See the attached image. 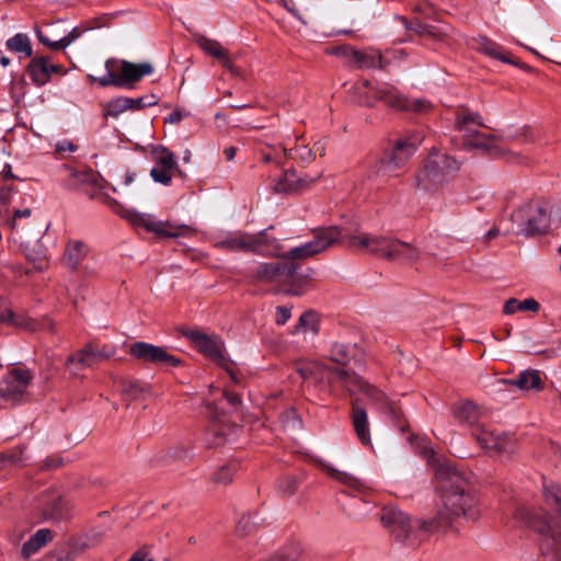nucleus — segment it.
I'll use <instances>...</instances> for the list:
<instances>
[{
  "instance_id": "38",
  "label": "nucleus",
  "mask_w": 561,
  "mask_h": 561,
  "mask_svg": "<svg viewBox=\"0 0 561 561\" xmlns=\"http://www.w3.org/2000/svg\"><path fill=\"white\" fill-rule=\"evenodd\" d=\"M316 255V242L309 241L299 247L293 248L286 254H283L282 257L290 260L289 263H295L296 261H305L311 259Z\"/></svg>"
},
{
  "instance_id": "14",
  "label": "nucleus",
  "mask_w": 561,
  "mask_h": 561,
  "mask_svg": "<svg viewBox=\"0 0 561 561\" xmlns=\"http://www.w3.org/2000/svg\"><path fill=\"white\" fill-rule=\"evenodd\" d=\"M129 353L133 357L156 366L178 367L182 363L179 357L170 354L167 348L146 342L131 344Z\"/></svg>"
},
{
  "instance_id": "15",
  "label": "nucleus",
  "mask_w": 561,
  "mask_h": 561,
  "mask_svg": "<svg viewBox=\"0 0 561 561\" xmlns=\"http://www.w3.org/2000/svg\"><path fill=\"white\" fill-rule=\"evenodd\" d=\"M30 381V373L20 369L12 370L3 378L2 383L5 407L15 405L26 399Z\"/></svg>"
},
{
  "instance_id": "49",
  "label": "nucleus",
  "mask_w": 561,
  "mask_h": 561,
  "mask_svg": "<svg viewBox=\"0 0 561 561\" xmlns=\"http://www.w3.org/2000/svg\"><path fill=\"white\" fill-rule=\"evenodd\" d=\"M13 193L14 191L11 186H3L0 188V216L2 218L9 211L7 206L11 203Z\"/></svg>"
},
{
  "instance_id": "37",
  "label": "nucleus",
  "mask_w": 561,
  "mask_h": 561,
  "mask_svg": "<svg viewBox=\"0 0 561 561\" xmlns=\"http://www.w3.org/2000/svg\"><path fill=\"white\" fill-rule=\"evenodd\" d=\"M66 366L72 376H78L82 369L92 367L85 346L70 355Z\"/></svg>"
},
{
  "instance_id": "31",
  "label": "nucleus",
  "mask_w": 561,
  "mask_h": 561,
  "mask_svg": "<svg viewBox=\"0 0 561 561\" xmlns=\"http://www.w3.org/2000/svg\"><path fill=\"white\" fill-rule=\"evenodd\" d=\"M504 382L520 390H540L542 388V381L537 370L523 371L516 379L505 380Z\"/></svg>"
},
{
  "instance_id": "3",
  "label": "nucleus",
  "mask_w": 561,
  "mask_h": 561,
  "mask_svg": "<svg viewBox=\"0 0 561 561\" xmlns=\"http://www.w3.org/2000/svg\"><path fill=\"white\" fill-rule=\"evenodd\" d=\"M461 164L456 158L433 149L416 173V185L426 192H438L455 176Z\"/></svg>"
},
{
  "instance_id": "5",
  "label": "nucleus",
  "mask_w": 561,
  "mask_h": 561,
  "mask_svg": "<svg viewBox=\"0 0 561 561\" xmlns=\"http://www.w3.org/2000/svg\"><path fill=\"white\" fill-rule=\"evenodd\" d=\"M551 204L543 199H534L520 206L512 214V221L517 232L526 237L548 231L551 220Z\"/></svg>"
},
{
  "instance_id": "44",
  "label": "nucleus",
  "mask_w": 561,
  "mask_h": 561,
  "mask_svg": "<svg viewBox=\"0 0 561 561\" xmlns=\"http://www.w3.org/2000/svg\"><path fill=\"white\" fill-rule=\"evenodd\" d=\"M85 350L88 352L91 365L101 363L105 359L111 358L114 355V351L108 347L98 348L91 344L85 345Z\"/></svg>"
},
{
  "instance_id": "21",
  "label": "nucleus",
  "mask_w": 561,
  "mask_h": 561,
  "mask_svg": "<svg viewBox=\"0 0 561 561\" xmlns=\"http://www.w3.org/2000/svg\"><path fill=\"white\" fill-rule=\"evenodd\" d=\"M62 68L50 62L47 57H35L27 66V73L37 85H44L53 73L61 72Z\"/></svg>"
},
{
  "instance_id": "55",
  "label": "nucleus",
  "mask_w": 561,
  "mask_h": 561,
  "mask_svg": "<svg viewBox=\"0 0 561 561\" xmlns=\"http://www.w3.org/2000/svg\"><path fill=\"white\" fill-rule=\"evenodd\" d=\"M513 139L518 144H530L534 142L533 134L529 129L520 130Z\"/></svg>"
},
{
  "instance_id": "12",
  "label": "nucleus",
  "mask_w": 561,
  "mask_h": 561,
  "mask_svg": "<svg viewBox=\"0 0 561 561\" xmlns=\"http://www.w3.org/2000/svg\"><path fill=\"white\" fill-rule=\"evenodd\" d=\"M297 268L296 263L262 262L253 267L252 277L255 282L284 286L294 278Z\"/></svg>"
},
{
  "instance_id": "41",
  "label": "nucleus",
  "mask_w": 561,
  "mask_h": 561,
  "mask_svg": "<svg viewBox=\"0 0 561 561\" xmlns=\"http://www.w3.org/2000/svg\"><path fill=\"white\" fill-rule=\"evenodd\" d=\"M543 496L546 502L553 505L561 516V485L553 481L545 482Z\"/></svg>"
},
{
  "instance_id": "30",
  "label": "nucleus",
  "mask_w": 561,
  "mask_h": 561,
  "mask_svg": "<svg viewBox=\"0 0 561 561\" xmlns=\"http://www.w3.org/2000/svg\"><path fill=\"white\" fill-rule=\"evenodd\" d=\"M53 539V534L47 528L37 530L22 547V556L28 558Z\"/></svg>"
},
{
  "instance_id": "40",
  "label": "nucleus",
  "mask_w": 561,
  "mask_h": 561,
  "mask_svg": "<svg viewBox=\"0 0 561 561\" xmlns=\"http://www.w3.org/2000/svg\"><path fill=\"white\" fill-rule=\"evenodd\" d=\"M131 103H133L131 98L122 96V98L114 99L106 104V107L104 111V116L116 118L122 113H124L128 110H131Z\"/></svg>"
},
{
  "instance_id": "32",
  "label": "nucleus",
  "mask_w": 561,
  "mask_h": 561,
  "mask_svg": "<svg viewBox=\"0 0 561 561\" xmlns=\"http://www.w3.org/2000/svg\"><path fill=\"white\" fill-rule=\"evenodd\" d=\"M341 241V230L336 226L318 228V252L324 251Z\"/></svg>"
},
{
  "instance_id": "13",
  "label": "nucleus",
  "mask_w": 561,
  "mask_h": 561,
  "mask_svg": "<svg viewBox=\"0 0 561 561\" xmlns=\"http://www.w3.org/2000/svg\"><path fill=\"white\" fill-rule=\"evenodd\" d=\"M151 157L154 161V167L150 171V176L154 182L169 185L175 174H182L174 153L165 147H153Z\"/></svg>"
},
{
  "instance_id": "4",
  "label": "nucleus",
  "mask_w": 561,
  "mask_h": 561,
  "mask_svg": "<svg viewBox=\"0 0 561 561\" xmlns=\"http://www.w3.org/2000/svg\"><path fill=\"white\" fill-rule=\"evenodd\" d=\"M380 520L398 540L410 543H414L421 533H434L442 527L439 522L411 519L393 506H386L382 510Z\"/></svg>"
},
{
  "instance_id": "24",
  "label": "nucleus",
  "mask_w": 561,
  "mask_h": 561,
  "mask_svg": "<svg viewBox=\"0 0 561 561\" xmlns=\"http://www.w3.org/2000/svg\"><path fill=\"white\" fill-rule=\"evenodd\" d=\"M453 415L460 424L471 427L472 432L477 426H481L479 424L481 411L472 401H463L455 404Z\"/></svg>"
},
{
  "instance_id": "60",
  "label": "nucleus",
  "mask_w": 561,
  "mask_h": 561,
  "mask_svg": "<svg viewBox=\"0 0 561 561\" xmlns=\"http://www.w3.org/2000/svg\"><path fill=\"white\" fill-rule=\"evenodd\" d=\"M69 150V151H75L76 150V146L72 145L71 142H67V144H62V145H59L58 146V150L62 151V150Z\"/></svg>"
},
{
  "instance_id": "58",
  "label": "nucleus",
  "mask_w": 561,
  "mask_h": 561,
  "mask_svg": "<svg viewBox=\"0 0 561 561\" xmlns=\"http://www.w3.org/2000/svg\"><path fill=\"white\" fill-rule=\"evenodd\" d=\"M225 397L229 401V403L232 405H238L241 402L240 396L236 392L226 391Z\"/></svg>"
},
{
  "instance_id": "7",
  "label": "nucleus",
  "mask_w": 561,
  "mask_h": 561,
  "mask_svg": "<svg viewBox=\"0 0 561 561\" xmlns=\"http://www.w3.org/2000/svg\"><path fill=\"white\" fill-rule=\"evenodd\" d=\"M215 245L219 249L229 251L252 252L267 256L279 255L271 249L263 232L256 234H250L242 231L227 232L218 237Z\"/></svg>"
},
{
  "instance_id": "62",
  "label": "nucleus",
  "mask_w": 561,
  "mask_h": 561,
  "mask_svg": "<svg viewBox=\"0 0 561 561\" xmlns=\"http://www.w3.org/2000/svg\"><path fill=\"white\" fill-rule=\"evenodd\" d=\"M298 371L304 379H307L311 376V370H309L307 367H301L298 369Z\"/></svg>"
},
{
  "instance_id": "10",
  "label": "nucleus",
  "mask_w": 561,
  "mask_h": 561,
  "mask_svg": "<svg viewBox=\"0 0 561 561\" xmlns=\"http://www.w3.org/2000/svg\"><path fill=\"white\" fill-rule=\"evenodd\" d=\"M528 523L530 527L546 537L541 543L542 553H551L553 561H561V531L557 525L552 524L545 512L534 513Z\"/></svg>"
},
{
  "instance_id": "28",
  "label": "nucleus",
  "mask_w": 561,
  "mask_h": 561,
  "mask_svg": "<svg viewBox=\"0 0 561 561\" xmlns=\"http://www.w3.org/2000/svg\"><path fill=\"white\" fill-rule=\"evenodd\" d=\"M474 47L478 51L483 53L489 57L499 59L505 64L518 65L507 54L504 53L501 45L486 37L477 38Z\"/></svg>"
},
{
  "instance_id": "54",
  "label": "nucleus",
  "mask_w": 561,
  "mask_h": 561,
  "mask_svg": "<svg viewBox=\"0 0 561 561\" xmlns=\"http://www.w3.org/2000/svg\"><path fill=\"white\" fill-rule=\"evenodd\" d=\"M423 138H424V136L422 133L415 131V133H412L409 136H407L404 139H400V140L404 145L413 146V152H415L417 147L422 144Z\"/></svg>"
},
{
  "instance_id": "19",
  "label": "nucleus",
  "mask_w": 561,
  "mask_h": 561,
  "mask_svg": "<svg viewBox=\"0 0 561 561\" xmlns=\"http://www.w3.org/2000/svg\"><path fill=\"white\" fill-rule=\"evenodd\" d=\"M386 237L382 234H371L365 231H355L345 234L347 245L359 252H365L382 257Z\"/></svg>"
},
{
  "instance_id": "64",
  "label": "nucleus",
  "mask_w": 561,
  "mask_h": 561,
  "mask_svg": "<svg viewBox=\"0 0 561 561\" xmlns=\"http://www.w3.org/2000/svg\"><path fill=\"white\" fill-rule=\"evenodd\" d=\"M3 176L4 179H9V178H14L12 172H11V165L7 164L3 169Z\"/></svg>"
},
{
  "instance_id": "2",
  "label": "nucleus",
  "mask_w": 561,
  "mask_h": 561,
  "mask_svg": "<svg viewBox=\"0 0 561 561\" xmlns=\"http://www.w3.org/2000/svg\"><path fill=\"white\" fill-rule=\"evenodd\" d=\"M440 484L444 510L451 516L476 517L478 501L470 480V474L448 465H440L436 470Z\"/></svg>"
},
{
  "instance_id": "6",
  "label": "nucleus",
  "mask_w": 561,
  "mask_h": 561,
  "mask_svg": "<svg viewBox=\"0 0 561 561\" xmlns=\"http://www.w3.org/2000/svg\"><path fill=\"white\" fill-rule=\"evenodd\" d=\"M106 73L102 77L88 75L90 82H98L101 87H125L139 81L153 71L149 62L133 64L126 60L108 59L105 62Z\"/></svg>"
},
{
  "instance_id": "17",
  "label": "nucleus",
  "mask_w": 561,
  "mask_h": 561,
  "mask_svg": "<svg viewBox=\"0 0 561 561\" xmlns=\"http://www.w3.org/2000/svg\"><path fill=\"white\" fill-rule=\"evenodd\" d=\"M472 435L482 448L491 451L512 454L516 449V439L513 436L496 434L493 431L486 430L483 425L477 426Z\"/></svg>"
},
{
  "instance_id": "42",
  "label": "nucleus",
  "mask_w": 561,
  "mask_h": 561,
  "mask_svg": "<svg viewBox=\"0 0 561 561\" xmlns=\"http://www.w3.org/2000/svg\"><path fill=\"white\" fill-rule=\"evenodd\" d=\"M492 156L503 159L510 163H524L527 161V157L522 152L508 148H503L499 145H496V149L494 150Z\"/></svg>"
},
{
  "instance_id": "45",
  "label": "nucleus",
  "mask_w": 561,
  "mask_h": 561,
  "mask_svg": "<svg viewBox=\"0 0 561 561\" xmlns=\"http://www.w3.org/2000/svg\"><path fill=\"white\" fill-rule=\"evenodd\" d=\"M236 471L237 466L234 463L225 465L214 473L213 481L226 485L232 481Z\"/></svg>"
},
{
  "instance_id": "47",
  "label": "nucleus",
  "mask_w": 561,
  "mask_h": 561,
  "mask_svg": "<svg viewBox=\"0 0 561 561\" xmlns=\"http://www.w3.org/2000/svg\"><path fill=\"white\" fill-rule=\"evenodd\" d=\"M124 391L130 400H141L149 393L148 387L139 382H129Z\"/></svg>"
},
{
  "instance_id": "11",
  "label": "nucleus",
  "mask_w": 561,
  "mask_h": 561,
  "mask_svg": "<svg viewBox=\"0 0 561 561\" xmlns=\"http://www.w3.org/2000/svg\"><path fill=\"white\" fill-rule=\"evenodd\" d=\"M119 215L136 227H141L148 232L160 238H176L181 233L179 228L169 221L158 220L153 215L140 213L135 209L123 208Z\"/></svg>"
},
{
  "instance_id": "52",
  "label": "nucleus",
  "mask_w": 561,
  "mask_h": 561,
  "mask_svg": "<svg viewBox=\"0 0 561 561\" xmlns=\"http://www.w3.org/2000/svg\"><path fill=\"white\" fill-rule=\"evenodd\" d=\"M316 321V314L312 311H307L299 318V322L295 328V332L298 333L306 327H310L313 330V323Z\"/></svg>"
},
{
  "instance_id": "39",
  "label": "nucleus",
  "mask_w": 561,
  "mask_h": 561,
  "mask_svg": "<svg viewBox=\"0 0 561 561\" xmlns=\"http://www.w3.org/2000/svg\"><path fill=\"white\" fill-rule=\"evenodd\" d=\"M32 215L30 208L16 209L12 214L8 211L3 217V226L11 231H19L24 228L22 225L23 219H28Z\"/></svg>"
},
{
  "instance_id": "59",
  "label": "nucleus",
  "mask_w": 561,
  "mask_h": 561,
  "mask_svg": "<svg viewBox=\"0 0 561 561\" xmlns=\"http://www.w3.org/2000/svg\"><path fill=\"white\" fill-rule=\"evenodd\" d=\"M237 148L236 147H227L224 149V156L228 161H232L236 157Z\"/></svg>"
},
{
  "instance_id": "25",
  "label": "nucleus",
  "mask_w": 561,
  "mask_h": 561,
  "mask_svg": "<svg viewBox=\"0 0 561 561\" xmlns=\"http://www.w3.org/2000/svg\"><path fill=\"white\" fill-rule=\"evenodd\" d=\"M413 154V146L404 145L399 140L391 153L381 161L382 168L387 171L394 172L401 169Z\"/></svg>"
},
{
  "instance_id": "57",
  "label": "nucleus",
  "mask_w": 561,
  "mask_h": 561,
  "mask_svg": "<svg viewBox=\"0 0 561 561\" xmlns=\"http://www.w3.org/2000/svg\"><path fill=\"white\" fill-rule=\"evenodd\" d=\"M128 561H153L150 554L145 550L136 551Z\"/></svg>"
},
{
  "instance_id": "18",
  "label": "nucleus",
  "mask_w": 561,
  "mask_h": 561,
  "mask_svg": "<svg viewBox=\"0 0 561 561\" xmlns=\"http://www.w3.org/2000/svg\"><path fill=\"white\" fill-rule=\"evenodd\" d=\"M0 325H8L35 332L41 329L53 331L54 325L50 320H45L42 324L22 312H14L4 301L0 300Z\"/></svg>"
},
{
  "instance_id": "43",
  "label": "nucleus",
  "mask_w": 561,
  "mask_h": 561,
  "mask_svg": "<svg viewBox=\"0 0 561 561\" xmlns=\"http://www.w3.org/2000/svg\"><path fill=\"white\" fill-rule=\"evenodd\" d=\"M329 357L337 364L346 365L351 358L350 350L346 345L335 342L331 346Z\"/></svg>"
},
{
  "instance_id": "50",
  "label": "nucleus",
  "mask_w": 561,
  "mask_h": 561,
  "mask_svg": "<svg viewBox=\"0 0 561 561\" xmlns=\"http://www.w3.org/2000/svg\"><path fill=\"white\" fill-rule=\"evenodd\" d=\"M159 99L154 95H146L133 99L131 103V110H141L148 106L156 105L158 103Z\"/></svg>"
},
{
  "instance_id": "33",
  "label": "nucleus",
  "mask_w": 561,
  "mask_h": 561,
  "mask_svg": "<svg viewBox=\"0 0 561 561\" xmlns=\"http://www.w3.org/2000/svg\"><path fill=\"white\" fill-rule=\"evenodd\" d=\"M44 514L47 517H64L67 503L59 495H48L41 500Z\"/></svg>"
},
{
  "instance_id": "51",
  "label": "nucleus",
  "mask_w": 561,
  "mask_h": 561,
  "mask_svg": "<svg viewBox=\"0 0 561 561\" xmlns=\"http://www.w3.org/2000/svg\"><path fill=\"white\" fill-rule=\"evenodd\" d=\"M296 485V479L290 476L284 477L278 481V489L286 496L291 495L295 492Z\"/></svg>"
},
{
  "instance_id": "23",
  "label": "nucleus",
  "mask_w": 561,
  "mask_h": 561,
  "mask_svg": "<svg viewBox=\"0 0 561 561\" xmlns=\"http://www.w3.org/2000/svg\"><path fill=\"white\" fill-rule=\"evenodd\" d=\"M90 249L87 243L81 240H69L65 247L62 254V263L71 271H77L84 259L88 256Z\"/></svg>"
},
{
  "instance_id": "56",
  "label": "nucleus",
  "mask_w": 561,
  "mask_h": 561,
  "mask_svg": "<svg viewBox=\"0 0 561 561\" xmlns=\"http://www.w3.org/2000/svg\"><path fill=\"white\" fill-rule=\"evenodd\" d=\"M184 117V114L180 110L173 111L168 117L164 118V123L179 124Z\"/></svg>"
},
{
  "instance_id": "26",
  "label": "nucleus",
  "mask_w": 561,
  "mask_h": 561,
  "mask_svg": "<svg viewBox=\"0 0 561 561\" xmlns=\"http://www.w3.org/2000/svg\"><path fill=\"white\" fill-rule=\"evenodd\" d=\"M307 182L296 171L287 170L273 181L272 190L278 194H290L302 188Z\"/></svg>"
},
{
  "instance_id": "63",
  "label": "nucleus",
  "mask_w": 561,
  "mask_h": 561,
  "mask_svg": "<svg viewBox=\"0 0 561 561\" xmlns=\"http://www.w3.org/2000/svg\"><path fill=\"white\" fill-rule=\"evenodd\" d=\"M267 561H291V560L283 554H275L272 558H270Z\"/></svg>"
},
{
  "instance_id": "22",
  "label": "nucleus",
  "mask_w": 561,
  "mask_h": 561,
  "mask_svg": "<svg viewBox=\"0 0 561 561\" xmlns=\"http://www.w3.org/2000/svg\"><path fill=\"white\" fill-rule=\"evenodd\" d=\"M462 138V146L465 149H477L491 156L496 149L495 136L492 134H484L476 129H471L466 130Z\"/></svg>"
},
{
  "instance_id": "16",
  "label": "nucleus",
  "mask_w": 561,
  "mask_h": 561,
  "mask_svg": "<svg viewBox=\"0 0 561 561\" xmlns=\"http://www.w3.org/2000/svg\"><path fill=\"white\" fill-rule=\"evenodd\" d=\"M333 54L343 57L348 64L359 69L385 67L380 51L375 48L356 50L351 46H342L334 49Z\"/></svg>"
},
{
  "instance_id": "61",
  "label": "nucleus",
  "mask_w": 561,
  "mask_h": 561,
  "mask_svg": "<svg viewBox=\"0 0 561 561\" xmlns=\"http://www.w3.org/2000/svg\"><path fill=\"white\" fill-rule=\"evenodd\" d=\"M46 36L50 37L51 39H58L60 36L56 33V27L50 26L48 30V34L44 33Z\"/></svg>"
},
{
  "instance_id": "46",
  "label": "nucleus",
  "mask_w": 561,
  "mask_h": 561,
  "mask_svg": "<svg viewBox=\"0 0 561 561\" xmlns=\"http://www.w3.org/2000/svg\"><path fill=\"white\" fill-rule=\"evenodd\" d=\"M328 472L333 477L335 478L336 480H339L340 482L353 488V489H356V490H359L362 488V481L355 477H353L352 474L350 473H346V472H342V471H339V470H335V469H330L328 468Z\"/></svg>"
},
{
  "instance_id": "9",
  "label": "nucleus",
  "mask_w": 561,
  "mask_h": 561,
  "mask_svg": "<svg viewBox=\"0 0 561 561\" xmlns=\"http://www.w3.org/2000/svg\"><path fill=\"white\" fill-rule=\"evenodd\" d=\"M185 336L203 355L224 367L234 382L239 381L236 373L229 367L228 360L225 357L224 342L217 335H208L199 331H190L185 333Z\"/></svg>"
},
{
  "instance_id": "53",
  "label": "nucleus",
  "mask_w": 561,
  "mask_h": 561,
  "mask_svg": "<svg viewBox=\"0 0 561 561\" xmlns=\"http://www.w3.org/2000/svg\"><path fill=\"white\" fill-rule=\"evenodd\" d=\"M290 316H291V310L289 307L278 306L276 308V317H275L276 324H278V325L285 324L290 319Z\"/></svg>"
},
{
  "instance_id": "35",
  "label": "nucleus",
  "mask_w": 561,
  "mask_h": 561,
  "mask_svg": "<svg viewBox=\"0 0 561 561\" xmlns=\"http://www.w3.org/2000/svg\"><path fill=\"white\" fill-rule=\"evenodd\" d=\"M539 310L540 304L535 298H527L522 301L516 298H510L505 301L503 307L505 314H514L517 311H530L536 313Z\"/></svg>"
},
{
  "instance_id": "34",
  "label": "nucleus",
  "mask_w": 561,
  "mask_h": 561,
  "mask_svg": "<svg viewBox=\"0 0 561 561\" xmlns=\"http://www.w3.org/2000/svg\"><path fill=\"white\" fill-rule=\"evenodd\" d=\"M7 48L15 54H20L21 57H31L33 54L31 39L26 34L18 33L10 37L7 43Z\"/></svg>"
},
{
  "instance_id": "8",
  "label": "nucleus",
  "mask_w": 561,
  "mask_h": 561,
  "mask_svg": "<svg viewBox=\"0 0 561 561\" xmlns=\"http://www.w3.org/2000/svg\"><path fill=\"white\" fill-rule=\"evenodd\" d=\"M362 85L368 89V94L371 99L385 102L389 107L402 111H412L419 113H426L431 108V104L421 99L409 100L404 98L394 87L380 85L371 88L368 81H363Z\"/></svg>"
},
{
  "instance_id": "29",
  "label": "nucleus",
  "mask_w": 561,
  "mask_h": 561,
  "mask_svg": "<svg viewBox=\"0 0 561 561\" xmlns=\"http://www.w3.org/2000/svg\"><path fill=\"white\" fill-rule=\"evenodd\" d=\"M199 46L205 53L218 58L221 65L225 68H227L230 72H232L233 75L238 73L237 68L230 60L226 49H224L218 42L208 38H202L199 41Z\"/></svg>"
},
{
  "instance_id": "20",
  "label": "nucleus",
  "mask_w": 561,
  "mask_h": 561,
  "mask_svg": "<svg viewBox=\"0 0 561 561\" xmlns=\"http://www.w3.org/2000/svg\"><path fill=\"white\" fill-rule=\"evenodd\" d=\"M382 259L411 264L420 259V251L412 243L387 236Z\"/></svg>"
},
{
  "instance_id": "1",
  "label": "nucleus",
  "mask_w": 561,
  "mask_h": 561,
  "mask_svg": "<svg viewBox=\"0 0 561 561\" xmlns=\"http://www.w3.org/2000/svg\"><path fill=\"white\" fill-rule=\"evenodd\" d=\"M333 380L345 388L352 397V422L355 433L362 444H370V431L365 409L360 407L362 397L373 403H382L387 412L397 420L400 415L396 405L388 401L385 394L363 380L358 375L345 369H337L333 373Z\"/></svg>"
},
{
  "instance_id": "27",
  "label": "nucleus",
  "mask_w": 561,
  "mask_h": 561,
  "mask_svg": "<svg viewBox=\"0 0 561 561\" xmlns=\"http://www.w3.org/2000/svg\"><path fill=\"white\" fill-rule=\"evenodd\" d=\"M82 34L78 27H73L67 34L62 35L58 39H51L46 36L41 28H36V36L38 41L53 50L64 49L71 45L76 39H78Z\"/></svg>"
},
{
  "instance_id": "48",
  "label": "nucleus",
  "mask_w": 561,
  "mask_h": 561,
  "mask_svg": "<svg viewBox=\"0 0 561 561\" xmlns=\"http://www.w3.org/2000/svg\"><path fill=\"white\" fill-rule=\"evenodd\" d=\"M256 527L255 518L252 515H244L238 522L237 533L241 537H245L254 531Z\"/></svg>"
},
{
  "instance_id": "36",
  "label": "nucleus",
  "mask_w": 561,
  "mask_h": 561,
  "mask_svg": "<svg viewBox=\"0 0 561 561\" xmlns=\"http://www.w3.org/2000/svg\"><path fill=\"white\" fill-rule=\"evenodd\" d=\"M483 126L482 117L477 112L461 110L456 113L455 127L458 131L466 134V130H471L469 125Z\"/></svg>"
}]
</instances>
